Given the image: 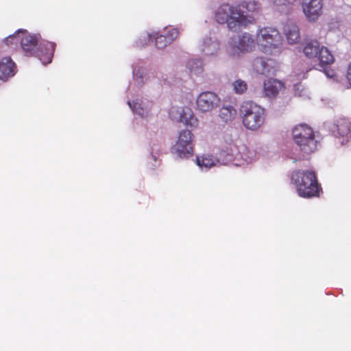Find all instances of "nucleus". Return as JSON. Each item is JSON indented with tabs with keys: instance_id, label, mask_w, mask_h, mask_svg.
<instances>
[{
	"instance_id": "nucleus-1",
	"label": "nucleus",
	"mask_w": 351,
	"mask_h": 351,
	"mask_svg": "<svg viewBox=\"0 0 351 351\" xmlns=\"http://www.w3.org/2000/svg\"><path fill=\"white\" fill-rule=\"evenodd\" d=\"M215 19L219 24L226 23L228 27L233 31L242 26L245 27L254 21L253 16L244 14V12L240 10L239 6H233L228 3L222 4L218 8L215 13Z\"/></svg>"
},
{
	"instance_id": "nucleus-2",
	"label": "nucleus",
	"mask_w": 351,
	"mask_h": 351,
	"mask_svg": "<svg viewBox=\"0 0 351 351\" xmlns=\"http://www.w3.org/2000/svg\"><path fill=\"white\" fill-rule=\"evenodd\" d=\"M291 181L300 197H318L322 189L315 173L311 170H296L292 173Z\"/></svg>"
},
{
	"instance_id": "nucleus-3",
	"label": "nucleus",
	"mask_w": 351,
	"mask_h": 351,
	"mask_svg": "<svg viewBox=\"0 0 351 351\" xmlns=\"http://www.w3.org/2000/svg\"><path fill=\"white\" fill-rule=\"evenodd\" d=\"M303 52L310 59L317 58L319 70L324 71L328 77L334 76L335 71L330 69V66L334 63L335 58L327 47L316 40H311L304 44Z\"/></svg>"
},
{
	"instance_id": "nucleus-4",
	"label": "nucleus",
	"mask_w": 351,
	"mask_h": 351,
	"mask_svg": "<svg viewBox=\"0 0 351 351\" xmlns=\"http://www.w3.org/2000/svg\"><path fill=\"white\" fill-rule=\"evenodd\" d=\"M293 138L304 154H311L317 149V141L311 127L306 123L296 125L292 130Z\"/></svg>"
},
{
	"instance_id": "nucleus-5",
	"label": "nucleus",
	"mask_w": 351,
	"mask_h": 351,
	"mask_svg": "<svg viewBox=\"0 0 351 351\" xmlns=\"http://www.w3.org/2000/svg\"><path fill=\"white\" fill-rule=\"evenodd\" d=\"M243 125L248 130H256L265 123V110L252 101H245L240 107Z\"/></svg>"
},
{
	"instance_id": "nucleus-6",
	"label": "nucleus",
	"mask_w": 351,
	"mask_h": 351,
	"mask_svg": "<svg viewBox=\"0 0 351 351\" xmlns=\"http://www.w3.org/2000/svg\"><path fill=\"white\" fill-rule=\"evenodd\" d=\"M256 43L263 51H267L278 48L282 43V37L277 29L263 27L257 33Z\"/></svg>"
},
{
	"instance_id": "nucleus-7",
	"label": "nucleus",
	"mask_w": 351,
	"mask_h": 351,
	"mask_svg": "<svg viewBox=\"0 0 351 351\" xmlns=\"http://www.w3.org/2000/svg\"><path fill=\"white\" fill-rule=\"evenodd\" d=\"M193 135L190 130H182L172 147L173 152L182 158L192 156L193 155Z\"/></svg>"
},
{
	"instance_id": "nucleus-8",
	"label": "nucleus",
	"mask_w": 351,
	"mask_h": 351,
	"mask_svg": "<svg viewBox=\"0 0 351 351\" xmlns=\"http://www.w3.org/2000/svg\"><path fill=\"white\" fill-rule=\"evenodd\" d=\"M219 97L212 91H204L199 95L196 100L197 109L206 112L217 108L220 104Z\"/></svg>"
},
{
	"instance_id": "nucleus-9",
	"label": "nucleus",
	"mask_w": 351,
	"mask_h": 351,
	"mask_svg": "<svg viewBox=\"0 0 351 351\" xmlns=\"http://www.w3.org/2000/svg\"><path fill=\"white\" fill-rule=\"evenodd\" d=\"M302 10L307 20L310 22L316 21L322 14V0H303Z\"/></svg>"
},
{
	"instance_id": "nucleus-10",
	"label": "nucleus",
	"mask_w": 351,
	"mask_h": 351,
	"mask_svg": "<svg viewBox=\"0 0 351 351\" xmlns=\"http://www.w3.org/2000/svg\"><path fill=\"white\" fill-rule=\"evenodd\" d=\"M331 131L335 137H342L341 144H344V141L348 142L351 138V123L346 119H340L337 121L331 127Z\"/></svg>"
},
{
	"instance_id": "nucleus-11",
	"label": "nucleus",
	"mask_w": 351,
	"mask_h": 351,
	"mask_svg": "<svg viewBox=\"0 0 351 351\" xmlns=\"http://www.w3.org/2000/svg\"><path fill=\"white\" fill-rule=\"evenodd\" d=\"M56 49V43L52 42H46L40 43L36 56L43 64H47L51 62L53 53Z\"/></svg>"
},
{
	"instance_id": "nucleus-12",
	"label": "nucleus",
	"mask_w": 351,
	"mask_h": 351,
	"mask_svg": "<svg viewBox=\"0 0 351 351\" xmlns=\"http://www.w3.org/2000/svg\"><path fill=\"white\" fill-rule=\"evenodd\" d=\"M232 45L241 52H248L255 47V40L251 34L243 33L239 36L237 41L232 40Z\"/></svg>"
},
{
	"instance_id": "nucleus-13",
	"label": "nucleus",
	"mask_w": 351,
	"mask_h": 351,
	"mask_svg": "<svg viewBox=\"0 0 351 351\" xmlns=\"http://www.w3.org/2000/svg\"><path fill=\"white\" fill-rule=\"evenodd\" d=\"M16 64L11 58L5 57L0 61V79L6 80L14 75Z\"/></svg>"
},
{
	"instance_id": "nucleus-14",
	"label": "nucleus",
	"mask_w": 351,
	"mask_h": 351,
	"mask_svg": "<svg viewBox=\"0 0 351 351\" xmlns=\"http://www.w3.org/2000/svg\"><path fill=\"white\" fill-rule=\"evenodd\" d=\"M19 42L26 56H32L33 51L38 45V36L36 35L25 34L20 38Z\"/></svg>"
},
{
	"instance_id": "nucleus-15",
	"label": "nucleus",
	"mask_w": 351,
	"mask_h": 351,
	"mask_svg": "<svg viewBox=\"0 0 351 351\" xmlns=\"http://www.w3.org/2000/svg\"><path fill=\"white\" fill-rule=\"evenodd\" d=\"M284 88V84L276 79L269 78L264 82L263 88L265 95L269 97H276Z\"/></svg>"
},
{
	"instance_id": "nucleus-16",
	"label": "nucleus",
	"mask_w": 351,
	"mask_h": 351,
	"mask_svg": "<svg viewBox=\"0 0 351 351\" xmlns=\"http://www.w3.org/2000/svg\"><path fill=\"white\" fill-rule=\"evenodd\" d=\"M284 32L289 44L297 43L300 38L298 27L293 23L287 24L284 28Z\"/></svg>"
},
{
	"instance_id": "nucleus-17",
	"label": "nucleus",
	"mask_w": 351,
	"mask_h": 351,
	"mask_svg": "<svg viewBox=\"0 0 351 351\" xmlns=\"http://www.w3.org/2000/svg\"><path fill=\"white\" fill-rule=\"evenodd\" d=\"M236 109L231 105L223 106L219 113V117L221 120L226 123H231L237 116Z\"/></svg>"
},
{
	"instance_id": "nucleus-18",
	"label": "nucleus",
	"mask_w": 351,
	"mask_h": 351,
	"mask_svg": "<svg viewBox=\"0 0 351 351\" xmlns=\"http://www.w3.org/2000/svg\"><path fill=\"white\" fill-rule=\"evenodd\" d=\"M219 49V43L217 40H212L210 38H206L202 44V51L208 56L217 53Z\"/></svg>"
},
{
	"instance_id": "nucleus-19",
	"label": "nucleus",
	"mask_w": 351,
	"mask_h": 351,
	"mask_svg": "<svg viewBox=\"0 0 351 351\" xmlns=\"http://www.w3.org/2000/svg\"><path fill=\"white\" fill-rule=\"evenodd\" d=\"M216 162L217 161L215 158L212 155L204 154L200 157H197V164L202 168H210L211 167L215 165Z\"/></svg>"
},
{
	"instance_id": "nucleus-20",
	"label": "nucleus",
	"mask_w": 351,
	"mask_h": 351,
	"mask_svg": "<svg viewBox=\"0 0 351 351\" xmlns=\"http://www.w3.org/2000/svg\"><path fill=\"white\" fill-rule=\"evenodd\" d=\"M148 37L149 40H151L152 41L154 40L155 45L156 47L158 49H163L170 44V42L168 41V39L165 37L164 34L154 33L152 34H148Z\"/></svg>"
},
{
	"instance_id": "nucleus-21",
	"label": "nucleus",
	"mask_w": 351,
	"mask_h": 351,
	"mask_svg": "<svg viewBox=\"0 0 351 351\" xmlns=\"http://www.w3.org/2000/svg\"><path fill=\"white\" fill-rule=\"evenodd\" d=\"M237 6H239L240 10L245 9L247 12H256L261 8V4L255 0H245Z\"/></svg>"
},
{
	"instance_id": "nucleus-22",
	"label": "nucleus",
	"mask_w": 351,
	"mask_h": 351,
	"mask_svg": "<svg viewBox=\"0 0 351 351\" xmlns=\"http://www.w3.org/2000/svg\"><path fill=\"white\" fill-rule=\"evenodd\" d=\"M233 89L237 94L244 93L247 88L246 82L242 80H237L232 84Z\"/></svg>"
},
{
	"instance_id": "nucleus-23",
	"label": "nucleus",
	"mask_w": 351,
	"mask_h": 351,
	"mask_svg": "<svg viewBox=\"0 0 351 351\" xmlns=\"http://www.w3.org/2000/svg\"><path fill=\"white\" fill-rule=\"evenodd\" d=\"M253 66L257 73L265 74V73L267 71V64L261 58H256L253 62Z\"/></svg>"
},
{
	"instance_id": "nucleus-24",
	"label": "nucleus",
	"mask_w": 351,
	"mask_h": 351,
	"mask_svg": "<svg viewBox=\"0 0 351 351\" xmlns=\"http://www.w3.org/2000/svg\"><path fill=\"white\" fill-rule=\"evenodd\" d=\"M178 34L179 32L176 28H165L164 30V35L170 43L178 38Z\"/></svg>"
},
{
	"instance_id": "nucleus-25",
	"label": "nucleus",
	"mask_w": 351,
	"mask_h": 351,
	"mask_svg": "<svg viewBox=\"0 0 351 351\" xmlns=\"http://www.w3.org/2000/svg\"><path fill=\"white\" fill-rule=\"evenodd\" d=\"M128 104L134 112L141 116L143 115L144 110L140 106V104L138 102L133 101L131 103L130 101H128Z\"/></svg>"
},
{
	"instance_id": "nucleus-26",
	"label": "nucleus",
	"mask_w": 351,
	"mask_h": 351,
	"mask_svg": "<svg viewBox=\"0 0 351 351\" xmlns=\"http://www.w3.org/2000/svg\"><path fill=\"white\" fill-rule=\"evenodd\" d=\"M19 39L20 36L18 35H10L4 40V43L7 45L17 44L19 42Z\"/></svg>"
},
{
	"instance_id": "nucleus-27",
	"label": "nucleus",
	"mask_w": 351,
	"mask_h": 351,
	"mask_svg": "<svg viewBox=\"0 0 351 351\" xmlns=\"http://www.w3.org/2000/svg\"><path fill=\"white\" fill-rule=\"evenodd\" d=\"M226 151L227 152V153L228 154L233 156L234 154V152H236L237 151V147L234 144L230 145V148L227 147Z\"/></svg>"
},
{
	"instance_id": "nucleus-28",
	"label": "nucleus",
	"mask_w": 351,
	"mask_h": 351,
	"mask_svg": "<svg viewBox=\"0 0 351 351\" xmlns=\"http://www.w3.org/2000/svg\"><path fill=\"white\" fill-rule=\"evenodd\" d=\"M346 78L349 84L351 86V62L349 64L348 67Z\"/></svg>"
},
{
	"instance_id": "nucleus-29",
	"label": "nucleus",
	"mask_w": 351,
	"mask_h": 351,
	"mask_svg": "<svg viewBox=\"0 0 351 351\" xmlns=\"http://www.w3.org/2000/svg\"><path fill=\"white\" fill-rule=\"evenodd\" d=\"M287 3V0H274V4L278 7L280 5H285Z\"/></svg>"
},
{
	"instance_id": "nucleus-30",
	"label": "nucleus",
	"mask_w": 351,
	"mask_h": 351,
	"mask_svg": "<svg viewBox=\"0 0 351 351\" xmlns=\"http://www.w3.org/2000/svg\"><path fill=\"white\" fill-rule=\"evenodd\" d=\"M192 62H193V61H189V62H188L189 66H191V64Z\"/></svg>"
},
{
	"instance_id": "nucleus-31",
	"label": "nucleus",
	"mask_w": 351,
	"mask_h": 351,
	"mask_svg": "<svg viewBox=\"0 0 351 351\" xmlns=\"http://www.w3.org/2000/svg\"><path fill=\"white\" fill-rule=\"evenodd\" d=\"M19 33H23V34H24V35L25 34V32H21V31H20V30H19V31L18 32V34H17V35H18V36H19Z\"/></svg>"
}]
</instances>
